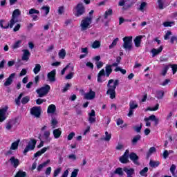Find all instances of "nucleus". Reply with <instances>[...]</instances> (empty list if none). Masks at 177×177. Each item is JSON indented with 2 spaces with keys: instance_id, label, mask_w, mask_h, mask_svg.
<instances>
[{
  "instance_id": "54",
  "label": "nucleus",
  "mask_w": 177,
  "mask_h": 177,
  "mask_svg": "<svg viewBox=\"0 0 177 177\" xmlns=\"http://www.w3.org/2000/svg\"><path fill=\"white\" fill-rule=\"evenodd\" d=\"M28 102H30V96L24 97L21 100L22 104H27Z\"/></svg>"
},
{
  "instance_id": "49",
  "label": "nucleus",
  "mask_w": 177,
  "mask_h": 177,
  "mask_svg": "<svg viewBox=\"0 0 177 177\" xmlns=\"http://www.w3.org/2000/svg\"><path fill=\"white\" fill-rule=\"evenodd\" d=\"M41 10H44L46 16H48V15H49L50 8L49 6H43Z\"/></svg>"
},
{
  "instance_id": "59",
  "label": "nucleus",
  "mask_w": 177,
  "mask_h": 177,
  "mask_svg": "<svg viewBox=\"0 0 177 177\" xmlns=\"http://www.w3.org/2000/svg\"><path fill=\"white\" fill-rule=\"evenodd\" d=\"M78 169H75L71 173V177H77L78 175Z\"/></svg>"
},
{
  "instance_id": "57",
  "label": "nucleus",
  "mask_w": 177,
  "mask_h": 177,
  "mask_svg": "<svg viewBox=\"0 0 177 177\" xmlns=\"http://www.w3.org/2000/svg\"><path fill=\"white\" fill-rule=\"evenodd\" d=\"M51 173H52V167H47L45 171L46 176H49V175H50Z\"/></svg>"
},
{
  "instance_id": "27",
  "label": "nucleus",
  "mask_w": 177,
  "mask_h": 177,
  "mask_svg": "<svg viewBox=\"0 0 177 177\" xmlns=\"http://www.w3.org/2000/svg\"><path fill=\"white\" fill-rule=\"evenodd\" d=\"M56 112V106L55 104H50L47 109L48 114H55Z\"/></svg>"
},
{
  "instance_id": "61",
  "label": "nucleus",
  "mask_w": 177,
  "mask_h": 177,
  "mask_svg": "<svg viewBox=\"0 0 177 177\" xmlns=\"http://www.w3.org/2000/svg\"><path fill=\"white\" fill-rule=\"evenodd\" d=\"M75 136V133L74 132H71L68 136V140H72L73 138H74Z\"/></svg>"
},
{
  "instance_id": "46",
  "label": "nucleus",
  "mask_w": 177,
  "mask_h": 177,
  "mask_svg": "<svg viewBox=\"0 0 177 177\" xmlns=\"http://www.w3.org/2000/svg\"><path fill=\"white\" fill-rule=\"evenodd\" d=\"M27 174L25 171L19 170L15 175V177H26Z\"/></svg>"
},
{
  "instance_id": "64",
  "label": "nucleus",
  "mask_w": 177,
  "mask_h": 177,
  "mask_svg": "<svg viewBox=\"0 0 177 177\" xmlns=\"http://www.w3.org/2000/svg\"><path fill=\"white\" fill-rule=\"evenodd\" d=\"M58 13L59 15H63L64 13V7L60 6L58 8Z\"/></svg>"
},
{
  "instance_id": "43",
  "label": "nucleus",
  "mask_w": 177,
  "mask_h": 177,
  "mask_svg": "<svg viewBox=\"0 0 177 177\" xmlns=\"http://www.w3.org/2000/svg\"><path fill=\"white\" fill-rule=\"evenodd\" d=\"M114 174H116V175H119L120 176H122V175H124V171L122 170V168L118 167L115 170Z\"/></svg>"
},
{
  "instance_id": "56",
  "label": "nucleus",
  "mask_w": 177,
  "mask_h": 177,
  "mask_svg": "<svg viewBox=\"0 0 177 177\" xmlns=\"http://www.w3.org/2000/svg\"><path fill=\"white\" fill-rule=\"evenodd\" d=\"M168 66H169V67H171L173 74H176V71H177V64H170Z\"/></svg>"
},
{
  "instance_id": "33",
  "label": "nucleus",
  "mask_w": 177,
  "mask_h": 177,
  "mask_svg": "<svg viewBox=\"0 0 177 177\" xmlns=\"http://www.w3.org/2000/svg\"><path fill=\"white\" fill-rule=\"evenodd\" d=\"M113 15V9L109 8L106 11H105L104 14V17L105 19H107L109 18V16H111Z\"/></svg>"
},
{
  "instance_id": "44",
  "label": "nucleus",
  "mask_w": 177,
  "mask_h": 177,
  "mask_svg": "<svg viewBox=\"0 0 177 177\" xmlns=\"http://www.w3.org/2000/svg\"><path fill=\"white\" fill-rule=\"evenodd\" d=\"M91 47L93 49H97L98 48H100V41L95 40L93 44Z\"/></svg>"
},
{
  "instance_id": "52",
  "label": "nucleus",
  "mask_w": 177,
  "mask_h": 177,
  "mask_svg": "<svg viewBox=\"0 0 177 177\" xmlns=\"http://www.w3.org/2000/svg\"><path fill=\"white\" fill-rule=\"evenodd\" d=\"M168 70H169V66L166 65V66L163 68V69L162 70V73H161L162 75H164V76L166 75V74H167Z\"/></svg>"
},
{
  "instance_id": "58",
  "label": "nucleus",
  "mask_w": 177,
  "mask_h": 177,
  "mask_svg": "<svg viewBox=\"0 0 177 177\" xmlns=\"http://www.w3.org/2000/svg\"><path fill=\"white\" fill-rule=\"evenodd\" d=\"M160 106V105L158 104H157L153 108H147V110L149 111H157V110H158V107Z\"/></svg>"
},
{
  "instance_id": "10",
  "label": "nucleus",
  "mask_w": 177,
  "mask_h": 177,
  "mask_svg": "<svg viewBox=\"0 0 177 177\" xmlns=\"http://www.w3.org/2000/svg\"><path fill=\"white\" fill-rule=\"evenodd\" d=\"M84 97L86 100H93L96 97V93L92 91V89H90L88 93L84 94Z\"/></svg>"
},
{
  "instance_id": "55",
  "label": "nucleus",
  "mask_w": 177,
  "mask_h": 177,
  "mask_svg": "<svg viewBox=\"0 0 177 177\" xmlns=\"http://www.w3.org/2000/svg\"><path fill=\"white\" fill-rule=\"evenodd\" d=\"M156 147H151V148L149 149V151H148V153H147V156H151V154H153V153H156Z\"/></svg>"
},
{
  "instance_id": "36",
  "label": "nucleus",
  "mask_w": 177,
  "mask_h": 177,
  "mask_svg": "<svg viewBox=\"0 0 177 177\" xmlns=\"http://www.w3.org/2000/svg\"><path fill=\"white\" fill-rule=\"evenodd\" d=\"M129 109L131 110H134L135 109H138V103H136L135 101H131L129 102Z\"/></svg>"
},
{
  "instance_id": "1",
  "label": "nucleus",
  "mask_w": 177,
  "mask_h": 177,
  "mask_svg": "<svg viewBox=\"0 0 177 177\" xmlns=\"http://www.w3.org/2000/svg\"><path fill=\"white\" fill-rule=\"evenodd\" d=\"M119 84H120L119 80H114L111 79L108 82V84H107L108 90L106 91V95H109L111 99H114L115 97V88L118 86Z\"/></svg>"
},
{
  "instance_id": "17",
  "label": "nucleus",
  "mask_w": 177,
  "mask_h": 177,
  "mask_svg": "<svg viewBox=\"0 0 177 177\" xmlns=\"http://www.w3.org/2000/svg\"><path fill=\"white\" fill-rule=\"evenodd\" d=\"M144 121H153L156 125H158L160 122V119L157 118L156 115H151L148 118H145Z\"/></svg>"
},
{
  "instance_id": "4",
  "label": "nucleus",
  "mask_w": 177,
  "mask_h": 177,
  "mask_svg": "<svg viewBox=\"0 0 177 177\" xmlns=\"http://www.w3.org/2000/svg\"><path fill=\"white\" fill-rule=\"evenodd\" d=\"M21 15V11L19 9H15L12 15V18L10 19V28H13V26L16 24V23H19V16Z\"/></svg>"
},
{
  "instance_id": "6",
  "label": "nucleus",
  "mask_w": 177,
  "mask_h": 177,
  "mask_svg": "<svg viewBox=\"0 0 177 177\" xmlns=\"http://www.w3.org/2000/svg\"><path fill=\"white\" fill-rule=\"evenodd\" d=\"M123 41L124 49L126 50H131V49H132V36L124 37Z\"/></svg>"
},
{
  "instance_id": "18",
  "label": "nucleus",
  "mask_w": 177,
  "mask_h": 177,
  "mask_svg": "<svg viewBox=\"0 0 177 177\" xmlns=\"http://www.w3.org/2000/svg\"><path fill=\"white\" fill-rule=\"evenodd\" d=\"M0 27L4 30H7L8 28H10V22H6V21L3 19L0 20Z\"/></svg>"
},
{
  "instance_id": "48",
  "label": "nucleus",
  "mask_w": 177,
  "mask_h": 177,
  "mask_svg": "<svg viewBox=\"0 0 177 177\" xmlns=\"http://www.w3.org/2000/svg\"><path fill=\"white\" fill-rule=\"evenodd\" d=\"M164 27H172L175 26V21H166L163 23Z\"/></svg>"
},
{
  "instance_id": "50",
  "label": "nucleus",
  "mask_w": 177,
  "mask_h": 177,
  "mask_svg": "<svg viewBox=\"0 0 177 177\" xmlns=\"http://www.w3.org/2000/svg\"><path fill=\"white\" fill-rule=\"evenodd\" d=\"M156 97L158 99H162V97H164V91H157Z\"/></svg>"
},
{
  "instance_id": "16",
  "label": "nucleus",
  "mask_w": 177,
  "mask_h": 177,
  "mask_svg": "<svg viewBox=\"0 0 177 177\" xmlns=\"http://www.w3.org/2000/svg\"><path fill=\"white\" fill-rule=\"evenodd\" d=\"M16 77V73H12L10 75L8 78L6 80V82H4V86H10V85H12V83L13 82V79Z\"/></svg>"
},
{
  "instance_id": "7",
  "label": "nucleus",
  "mask_w": 177,
  "mask_h": 177,
  "mask_svg": "<svg viewBox=\"0 0 177 177\" xmlns=\"http://www.w3.org/2000/svg\"><path fill=\"white\" fill-rule=\"evenodd\" d=\"M8 110H9L8 105L0 109V122H3L8 118V115H9Z\"/></svg>"
},
{
  "instance_id": "14",
  "label": "nucleus",
  "mask_w": 177,
  "mask_h": 177,
  "mask_svg": "<svg viewBox=\"0 0 177 177\" xmlns=\"http://www.w3.org/2000/svg\"><path fill=\"white\" fill-rule=\"evenodd\" d=\"M22 52L23 55L21 59L24 62H28V60L30 59V56H31V53H30V51L27 49L22 50Z\"/></svg>"
},
{
  "instance_id": "23",
  "label": "nucleus",
  "mask_w": 177,
  "mask_h": 177,
  "mask_svg": "<svg viewBox=\"0 0 177 177\" xmlns=\"http://www.w3.org/2000/svg\"><path fill=\"white\" fill-rule=\"evenodd\" d=\"M10 162L11 163V165H12L14 168H17V167H19V159L15 158L14 156L10 158Z\"/></svg>"
},
{
  "instance_id": "47",
  "label": "nucleus",
  "mask_w": 177,
  "mask_h": 177,
  "mask_svg": "<svg viewBox=\"0 0 177 177\" xmlns=\"http://www.w3.org/2000/svg\"><path fill=\"white\" fill-rule=\"evenodd\" d=\"M176 170V165H172L170 167V172L172 174V176H176V173H175V171Z\"/></svg>"
},
{
  "instance_id": "11",
  "label": "nucleus",
  "mask_w": 177,
  "mask_h": 177,
  "mask_svg": "<svg viewBox=\"0 0 177 177\" xmlns=\"http://www.w3.org/2000/svg\"><path fill=\"white\" fill-rule=\"evenodd\" d=\"M88 115L89 124H95L96 122V112H95V110L92 109L91 113H88Z\"/></svg>"
},
{
  "instance_id": "40",
  "label": "nucleus",
  "mask_w": 177,
  "mask_h": 177,
  "mask_svg": "<svg viewBox=\"0 0 177 177\" xmlns=\"http://www.w3.org/2000/svg\"><path fill=\"white\" fill-rule=\"evenodd\" d=\"M141 138L142 137L140 136V135H137V136H134L132 139V144L136 145L138 143V142H139V140H140Z\"/></svg>"
},
{
  "instance_id": "38",
  "label": "nucleus",
  "mask_w": 177,
  "mask_h": 177,
  "mask_svg": "<svg viewBox=\"0 0 177 177\" xmlns=\"http://www.w3.org/2000/svg\"><path fill=\"white\" fill-rule=\"evenodd\" d=\"M146 6H147V3L142 2L138 8V10L143 13V12H145V9H146Z\"/></svg>"
},
{
  "instance_id": "45",
  "label": "nucleus",
  "mask_w": 177,
  "mask_h": 177,
  "mask_svg": "<svg viewBox=\"0 0 177 177\" xmlns=\"http://www.w3.org/2000/svg\"><path fill=\"white\" fill-rule=\"evenodd\" d=\"M148 171H149V168L145 167L143 169H142L140 171V175H141V176H147Z\"/></svg>"
},
{
  "instance_id": "9",
  "label": "nucleus",
  "mask_w": 177,
  "mask_h": 177,
  "mask_svg": "<svg viewBox=\"0 0 177 177\" xmlns=\"http://www.w3.org/2000/svg\"><path fill=\"white\" fill-rule=\"evenodd\" d=\"M77 12L75 14V16L77 17H80V16H82L84 13H85V7L82 3H79L76 6Z\"/></svg>"
},
{
  "instance_id": "22",
  "label": "nucleus",
  "mask_w": 177,
  "mask_h": 177,
  "mask_svg": "<svg viewBox=\"0 0 177 177\" xmlns=\"http://www.w3.org/2000/svg\"><path fill=\"white\" fill-rule=\"evenodd\" d=\"M49 149H50V147H44L43 149H41V150H39L37 153H35L34 156L35 158L40 157V156H42V154H44V153H46V151L49 150Z\"/></svg>"
},
{
  "instance_id": "13",
  "label": "nucleus",
  "mask_w": 177,
  "mask_h": 177,
  "mask_svg": "<svg viewBox=\"0 0 177 177\" xmlns=\"http://www.w3.org/2000/svg\"><path fill=\"white\" fill-rule=\"evenodd\" d=\"M47 78L49 82H56V70H53L47 74Z\"/></svg>"
},
{
  "instance_id": "19",
  "label": "nucleus",
  "mask_w": 177,
  "mask_h": 177,
  "mask_svg": "<svg viewBox=\"0 0 177 177\" xmlns=\"http://www.w3.org/2000/svg\"><path fill=\"white\" fill-rule=\"evenodd\" d=\"M43 138L44 139V142L49 143V142L52 140V138H50V131H44Z\"/></svg>"
},
{
  "instance_id": "29",
  "label": "nucleus",
  "mask_w": 177,
  "mask_h": 177,
  "mask_svg": "<svg viewBox=\"0 0 177 177\" xmlns=\"http://www.w3.org/2000/svg\"><path fill=\"white\" fill-rule=\"evenodd\" d=\"M19 143H20V140L12 142L10 147V150H17V149H19Z\"/></svg>"
},
{
  "instance_id": "25",
  "label": "nucleus",
  "mask_w": 177,
  "mask_h": 177,
  "mask_svg": "<svg viewBox=\"0 0 177 177\" xmlns=\"http://www.w3.org/2000/svg\"><path fill=\"white\" fill-rule=\"evenodd\" d=\"M162 46H161L159 48L156 49V48H153L151 50V53H152V57H155V56H157V55H160V53H161V52H162Z\"/></svg>"
},
{
  "instance_id": "21",
  "label": "nucleus",
  "mask_w": 177,
  "mask_h": 177,
  "mask_svg": "<svg viewBox=\"0 0 177 177\" xmlns=\"http://www.w3.org/2000/svg\"><path fill=\"white\" fill-rule=\"evenodd\" d=\"M143 39V36L140 35V36H137L135 39H134V44L136 48H140V44H142V39Z\"/></svg>"
},
{
  "instance_id": "63",
  "label": "nucleus",
  "mask_w": 177,
  "mask_h": 177,
  "mask_svg": "<svg viewBox=\"0 0 177 177\" xmlns=\"http://www.w3.org/2000/svg\"><path fill=\"white\" fill-rule=\"evenodd\" d=\"M44 102H46V100L39 98L36 100L37 104H42V103H44Z\"/></svg>"
},
{
  "instance_id": "32",
  "label": "nucleus",
  "mask_w": 177,
  "mask_h": 177,
  "mask_svg": "<svg viewBox=\"0 0 177 177\" xmlns=\"http://www.w3.org/2000/svg\"><path fill=\"white\" fill-rule=\"evenodd\" d=\"M21 42H23V41L21 40H18L12 46V48L13 50L15 49H18V48H20V46H21Z\"/></svg>"
},
{
  "instance_id": "39",
  "label": "nucleus",
  "mask_w": 177,
  "mask_h": 177,
  "mask_svg": "<svg viewBox=\"0 0 177 177\" xmlns=\"http://www.w3.org/2000/svg\"><path fill=\"white\" fill-rule=\"evenodd\" d=\"M57 124H58L57 119H56L55 118H52L51 126H52L53 129H55V128H57Z\"/></svg>"
},
{
  "instance_id": "26",
  "label": "nucleus",
  "mask_w": 177,
  "mask_h": 177,
  "mask_svg": "<svg viewBox=\"0 0 177 177\" xmlns=\"http://www.w3.org/2000/svg\"><path fill=\"white\" fill-rule=\"evenodd\" d=\"M123 171L127 173V177H132V175L135 174L134 169H128L127 167H124Z\"/></svg>"
},
{
  "instance_id": "12",
  "label": "nucleus",
  "mask_w": 177,
  "mask_h": 177,
  "mask_svg": "<svg viewBox=\"0 0 177 177\" xmlns=\"http://www.w3.org/2000/svg\"><path fill=\"white\" fill-rule=\"evenodd\" d=\"M30 113L32 115L35 116L37 118L41 115V107L39 106H33L30 109Z\"/></svg>"
},
{
  "instance_id": "5",
  "label": "nucleus",
  "mask_w": 177,
  "mask_h": 177,
  "mask_svg": "<svg viewBox=\"0 0 177 177\" xmlns=\"http://www.w3.org/2000/svg\"><path fill=\"white\" fill-rule=\"evenodd\" d=\"M49 91H50V86L45 84L44 86L36 90V92L39 95V97H44V96H46L49 93Z\"/></svg>"
},
{
  "instance_id": "34",
  "label": "nucleus",
  "mask_w": 177,
  "mask_h": 177,
  "mask_svg": "<svg viewBox=\"0 0 177 177\" xmlns=\"http://www.w3.org/2000/svg\"><path fill=\"white\" fill-rule=\"evenodd\" d=\"M149 165L152 168H157V167H158V165H160V161L150 160Z\"/></svg>"
},
{
  "instance_id": "24",
  "label": "nucleus",
  "mask_w": 177,
  "mask_h": 177,
  "mask_svg": "<svg viewBox=\"0 0 177 177\" xmlns=\"http://www.w3.org/2000/svg\"><path fill=\"white\" fill-rule=\"evenodd\" d=\"M53 134L55 138V139H59L60 136H62V129L58 128L55 129L53 131Z\"/></svg>"
},
{
  "instance_id": "20",
  "label": "nucleus",
  "mask_w": 177,
  "mask_h": 177,
  "mask_svg": "<svg viewBox=\"0 0 177 177\" xmlns=\"http://www.w3.org/2000/svg\"><path fill=\"white\" fill-rule=\"evenodd\" d=\"M129 158L130 160H131V161H133V162H134V164H136V165H139V162H138V160H139V156H138V155H136V153H131L129 155Z\"/></svg>"
},
{
  "instance_id": "35",
  "label": "nucleus",
  "mask_w": 177,
  "mask_h": 177,
  "mask_svg": "<svg viewBox=\"0 0 177 177\" xmlns=\"http://www.w3.org/2000/svg\"><path fill=\"white\" fill-rule=\"evenodd\" d=\"M58 56L59 59H64L66 57V50L61 49L58 53Z\"/></svg>"
},
{
  "instance_id": "51",
  "label": "nucleus",
  "mask_w": 177,
  "mask_h": 177,
  "mask_svg": "<svg viewBox=\"0 0 177 177\" xmlns=\"http://www.w3.org/2000/svg\"><path fill=\"white\" fill-rule=\"evenodd\" d=\"M119 41V39L118 38H115L112 44L109 46V49H113V48H114V46H117V42H118Z\"/></svg>"
},
{
  "instance_id": "3",
  "label": "nucleus",
  "mask_w": 177,
  "mask_h": 177,
  "mask_svg": "<svg viewBox=\"0 0 177 177\" xmlns=\"http://www.w3.org/2000/svg\"><path fill=\"white\" fill-rule=\"evenodd\" d=\"M113 73V68H111V65H106L105 71L104 69H102L98 75H97V82H103V80H102V77H110V74Z\"/></svg>"
},
{
  "instance_id": "41",
  "label": "nucleus",
  "mask_w": 177,
  "mask_h": 177,
  "mask_svg": "<svg viewBox=\"0 0 177 177\" xmlns=\"http://www.w3.org/2000/svg\"><path fill=\"white\" fill-rule=\"evenodd\" d=\"M28 15L32 16L34 15H39V10H36L35 8H31L29 10Z\"/></svg>"
},
{
  "instance_id": "8",
  "label": "nucleus",
  "mask_w": 177,
  "mask_h": 177,
  "mask_svg": "<svg viewBox=\"0 0 177 177\" xmlns=\"http://www.w3.org/2000/svg\"><path fill=\"white\" fill-rule=\"evenodd\" d=\"M35 145H37V140L31 139L30 141L28 142V145L24 150V154H27L28 151H31L35 149Z\"/></svg>"
},
{
  "instance_id": "62",
  "label": "nucleus",
  "mask_w": 177,
  "mask_h": 177,
  "mask_svg": "<svg viewBox=\"0 0 177 177\" xmlns=\"http://www.w3.org/2000/svg\"><path fill=\"white\" fill-rule=\"evenodd\" d=\"M95 64L97 66V68H102L104 64L103 62H102V61H99V62H96Z\"/></svg>"
},
{
  "instance_id": "31",
  "label": "nucleus",
  "mask_w": 177,
  "mask_h": 177,
  "mask_svg": "<svg viewBox=\"0 0 177 177\" xmlns=\"http://www.w3.org/2000/svg\"><path fill=\"white\" fill-rule=\"evenodd\" d=\"M41 71V64H36L35 65V68H33V73L34 74L37 75Z\"/></svg>"
},
{
  "instance_id": "60",
  "label": "nucleus",
  "mask_w": 177,
  "mask_h": 177,
  "mask_svg": "<svg viewBox=\"0 0 177 177\" xmlns=\"http://www.w3.org/2000/svg\"><path fill=\"white\" fill-rule=\"evenodd\" d=\"M172 35V32L171 31H167L165 35L164 36V39H169V37Z\"/></svg>"
},
{
  "instance_id": "2",
  "label": "nucleus",
  "mask_w": 177,
  "mask_h": 177,
  "mask_svg": "<svg viewBox=\"0 0 177 177\" xmlns=\"http://www.w3.org/2000/svg\"><path fill=\"white\" fill-rule=\"evenodd\" d=\"M93 17H86L82 19L80 22V31H86V30H89L91 27H92V20Z\"/></svg>"
},
{
  "instance_id": "28",
  "label": "nucleus",
  "mask_w": 177,
  "mask_h": 177,
  "mask_svg": "<svg viewBox=\"0 0 177 177\" xmlns=\"http://www.w3.org/2000/svg\"><path fill=\"white\" fill-rule=\"evenodd\" d=\"M110 139H111V133L106 131L105 136L101 138V140H104L105 142H110Z\"/></svg>"
},
{
  "instance_id": "30",
  "label": "nucleus",
  "mask_w": 177,
  "mask_h": 177,
  "mask_svg": "<svg viewBox=\"0 0 177 177\" xmlns=\"http://www.w3.org/2000/svg\"><path fill=\"white\" fill-rule=\"evenodd\" d=\"M15 120H10L6 126V128L7 129V131H10V129H12V128H13V125H15Z\"/></svg>"
},
{
  "instance_id": "15",
  "label": "nucleus",
  "mask_w": 177,
  "mask_h": 177,
  "mask_svg": "<svg viewBox=\"0 0 177 177\" xmlns=\"http://www.w3.org/2000/svg\"><path fill=\"white\" fill-rule=\"evenodd\" d=\"M129 154V150L127 149L123 156L120 158V161L122 164H127L129 160H128V156Z\"/></svg>"
},
{
  "instance_id": "42",
  "label": "nucleus",
  "mask_w": 177,
  "mask_h": 177,
  "mask_svg": "<svg viewBox=\"0 0 177 177\" xmlns=\"http://www.w3.org/2000/svg\"><path fill=\"white\" fill-rule=\"evenodd\" d=\"M164 3H165L164 0H158V5L159 9L162 10V9H164V8H165V6H168V5H169V4H167V5L165 6Z\"/></svg>"
},
{
  "instance_id": "37",
  "label": "nucleus",
  "mask_w": 177,
  "mask_h": 177,
  "mask_svg": "<svg viewBox=\"0 0 177 177\" xmlns=\"http://www.w3.org/2000/svg\"><path fill=\"white\" fill-rule=\"evenodd\" d=\"M62 173V167H57L53 171V177H57Z\"/></svg>"
},
{
  "instance_id": "53",
  "label": "nucleus",
  "mask_w": 177,
  "mask_h": 177,
  "mask_svg": "<svg viewBox=\"0 0 177 177\" xmlns=\"http://www.w3.org/2000/svg\"><path fill=\"white\" fill-rule=\"evenodd\" d=\"M23 93H21L17 99H15V103L17 106H20V100H21V97H23Z\"/></svg>"
}]
</instances>
